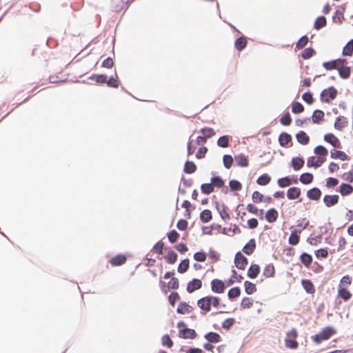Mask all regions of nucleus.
I'll return each mask as SVG.
<instances>
[{
    "label": "nucleus",
    "instance_id": "obj_18",
    "mask_svg": "<svg viewBox=\"0 0 353 353\" xmlns=\"http://www.w3.org/2000/svg\"><path fill=\"white\" fill-rule=\"evenodd\" d=\"M279 216L277 210L274 208H271L267 211L265 214V219L269 223H274L276 221Z\"/></svg>",
    "mask_w": 353,
    "mask_h": 353
},
{
    "label": "nucleus",
    "instance_id": "obj_61",
    "mask_svg": "<svg viewBox=\"0 0 353 353\" xmlns=\"http://www.w3.org/2000/svg\"><path fill=\"white\" fill-rule=\"evenodd\" d=\"M168 237L170 242L174 243L177 241L179 234L176 230H173L168 234Z\"/></svg>",
    "mask_w": 353,
    "mask_h": 353
},
{
    "label": "nucleus",
    "instance_id": "obj_28",
    "mask_svg": "<svg viewBox=\"0 0 353 353\" xmlns=\"http://www.w3.org/2000/svg\"><path fill=\"white\" fill-rule=\"evenodd\" d=\"M339 76L344 79H348L350 76L351 69L350 67L343 66L338 68Z\"/></svg>",
    "mask_w": 353,
    "mask_h": 353
},
{
    "label": "nucleus",
    "instance_id": "obj_60",
    "mask_svg": "<svg viewBox=\"0 0 353 353\" xmlns=\"http://www.w3.org/2000/svg\"><path fill=\"white\" fill-rule=\"evenodd\" d=\"M230 188L233 191L241 190L242 188L241 183L236 180H231L229 183Z\"/></svg>",
    "mask_w": 353,
    "mask_h": 353
},
{
    "label": "nucleus",
    "instance_id": "obj_14",
    "mask_svg": "<svg viewBox=\"0 0 353 353\" xmlns=\"http://www.w3.org/2000/svg\"><path fill=\"white\" fill-rule=\"evenodd\" d=\"M301 194V189L297 187L290 188L287 191V196L290 200H294L299 198Z\"/></svg>",
    "mask_w": 353,
    "mask_h": 353
},
{
    "label": "nucleus",
    "instance_id": "obj_55",
    "mask_svg": "<svg viewBox=\"0 0 353 353\" xmlns=\"http://www.w3.org/2000/svg\"><path fill=\"white\" fill-rule=\"evenodd\" d=\"M223 164L224 166L227 169H230L233 163V158L231 155L229 154H225L223 157Z\"/></svg>",
    "mask_w": 353,
    "mask_h": 353
},
{
    "label": "nucleus",
    "instance_id": "obj_16",
    "mask_svg": "<svg viewBox=\"0 0 353 353\" xmlns=\"http://www.w3.org/2000/svg\"><path fill=\"white\" fill-rule=\"evenodd\" d=\"M307 196L311 200L317 201L321 196V191L318 188H313L307 190Z\"/></svg>",
    "mask_w": 353,
    "mask_h": 353
},
{
    "label": "nucleus",
    "instance_id": "obj_64",
    "mask_svg": "<svg viewBox=\"0 0 353 353\" xmlns=\"http://www.w3.org/2000/svg\"><path fill=\"white\" fill-rule=\"evenodd\" d=\"M341 177L343 180L348 181L350 183H352L353 182V168L350 171L343 173L342 174Z\"/></svg>",
    "mask_w": 353,
    "mask_h": 353
},
{
    "label": "nucleus",
    "instance_id": "obj_37",
    "mask_svg": "<svg viewBox=\"0 0 353 353\" xmlns=\"http://www.w3.org/2000/svg\"><path fill=\"white\" fill-rule=\"evenodd\" d=\"M353 53V39H351L345 46L343 49L342 54L343 56H351Z\"/></svg>",
    "mask_w": 353,
    "mask_h": 353
},
{
    "label": "nucleus",
    "instance_id": "obj_8",
    "mask_svg": "<svg viewBox=\"0 0 353 353\" xmlns=\"http://www.w3.org/2000/svg\"><path fill=\"white\" fill-rule=\"evenodd\" d=\"M127 261L125 254H119L110 259L109 263L112 266H120L124 264Z\"/></svg>",
    "mask_w": 353,
    "mask_h": 353
},
{
    "label": "nucleus",
    "instance_id": "obj_1",
    "mask_svg": "<svg viewBox=\"0 0 353 353\" xmlns=\"http://www.w3.org/2000/svg\"><path fill=\"white\" fill-rule=\"evenodd\" d=\"M221 302V299L218 296H206L199 299L197 301V306L201 309L203 314H206L211 310V307H217Z\"/></svg>",
    "mask_w": 353,
    "mask_h": 353
},
{
    "label": "nucleus",
    "instance_id": "obj_39",
    "mask_svg": "<svg viewBox=\"0 0 353 353\" xmlns=\"http://www.w3.org/2000/svg\"><path fill=\"white\" fill-rule=\"evenodd\" d=\"M301 261L305 265L306 268H309L312 262V257L307 253H303L301 255Z\"/></svg>",
    "mask_w": 353,
    "mask_h": 353
},
{
    "label": "nucleus",
    "instance_id": "obj_4",
    "mask_svg": "<svg viewBox=\"0 0 353 353\" xmlns=\"http://www.w3.org/2000/svg\"><path fill=\"white\" fill-rule=\"evenodd\" d=\"M337 90L334 87H330L323 90L321 94V100L323 102L329 103L330 100H333L336 97Z\"/></svg>",
    "mask_w": 353,
    "mask_h": 353
},
{
    "label": "nucleus",
    "instance_id": "obj_44",
    "mask_svg": "<svg viewBox=\"0 0 353 353\" xmlns=\"http://www.w3.org/2000/svg\"><path fill=\"white\" fill-rule=\"evenodd\" d=\"M326 19L325 17H319L314 22V28L319 30L326 26Z\"/></svg>",
    "mask_w": 353,
    "mask_h": 353
},
{
    "label": "nucleus",
    "instance_id": "obj_59",
    "mask_svg": "<svg viewBox=\"0 0 353 353\" xmlns=\"http://www.w3.org/2000/svg\"><path fill=\"white\" fill-rule=\"evenodd\" d=\"M161 343L163 346H166L169 348L172 347L173 345V342L170 336L168 334L163 335L162 336Z\"/></svg>",
    "mask_w": 353,
    "mask_h": 353
},
{
    "label": "nucleus",
    "instance_id": "obj_5",
    "mask_svg": "<svg viewBox=\"0 0 353 353\" xmlns=\"http://www.w3.org/2000/svg\"><path fill=\"white\" fill-rule=\"evenodd\" d=\"M159 284H160L161 290L164 293H167L170 289L176 290V289H178L179 287V280L175 277H172L170 281L168 282V285H166L162 281H160Z\"/></svg>",
    "mask_w": 353,
    "mask_h": 353
},
{
    "label": "nucleus",
    "instance_id": "obj_27",
    "mask_svg": "<svg viewBox=\"0 0 353 353\" xmlns=\"http://www.w3.org/2000/svg\"><path fill=\"white\" fill-rule=\"evenodd\" d=\"M338 296L347 301L352 297V294L346 288H341L338 290Z\"/></svg>",
    "mask_w": 353,
    "mask_h": 353
},
{
    "label": "nucleus",
    "instance_id": "obj_34",
    "mask_svg": "<svg viewBox=\"0 0 353 353\" xmlns=\"http://www.w3.org/2000/svg\"><path fill=\"white\" fill-rule=\"evenodd\" d=\"M314 179L313 174L309 172H305L300 176V181L303 184H310L312 182Z\"/></svg>",
    "mask_w": 353,
    "mask_h": 353
},
{
    "label": "nucleus",
    "instance_id": "obj_25",
    "mask_svg": "<svg viewBox=\"0 0 353 353\" xmlns=\"http://www.w3.org/2000/svg\"><path fill=\"white\" fill-rule=\"evenodd\" d=\"M247 46V39L244 37H239L234 43L235 48L239 50H243Z\"/></svg>",
    "mask_w": 353,
    "mask_h": 353
},
{
    "label": "nucleus",
    "instance_id": "obj_48",
    "mask_svg": "<svg viewBox=\"0 0 353 353\" xmlns=\"http://www.w3.org/2000/svg\"><path fill=\"white\" fill-rule=\"evenodd\" d=\"M240 294H241V290L239 287H234V288H231L229 291H228V297L230 299H235L238 296H240Z\"/></svg>",
    "mask_w": 353,
    "mask_h": 353
},
{
    "label": "nucleus",
    "instance_id": "obj_26",
    "mask_svg": "<svg viewBox=\"0 0 353 353\" xmlns=\"http://www.w3.org/2000/svg\"><path fill=\"white\" fill-rule=\"evenodd\" d=\"M291 140L292 137L290 134L287 132H282L279 137V144L283 147L287 145Z\"/></svg>",
    "mask_w": 353,
    "mask_h": 353
},
{
    "label": "nucleus",
    "instance_id": "obj_12",
    "mask_svg": "<svg viewBox=\"0 0 353 353\" xmlns=\"http://www.w3.org/2000/svg\"><path fill=\"white\" fill-rule=\"evenodd\" d=\"M194 308L185 302H181L177 307V312L181 314H190L193 311Z\"/></svg>",
    "mask_w": 353,
    "mask_h": 353
},
{
    "label": "nucleus",
    "instance_id": "obj_47",
    "mask_svg": "<svg viewBox=\"0 0 353 353\" xmlns=\"http://www.w3.org/2000/svg\"><path fill=\"white\" fill-rule=\"evenodd\" d=\"M253 305V300L250 297H244L241 302V307L243 309H249Z\"/></svg>",
    "mask_w": 353,
    "mask_h": 353
},
{
    "label": "nucleus",
    "instance_id": "obj_54",
    "mask_svg": "<svg viewBox=\"0 0 353 353\" xmlns=\"http://www.w3.org/2000/svg\"><path fill=\"white\" fill-rule=\"evenodd\" d=\"M323 66L327 70H332L334 69L338 70L337 62L336 61V60H333L328 62H324L323 63Z\"/></svg>",
    "mask_w": 353,
    "mask_h": 353
},
{
    "label": "nucleus",
    "instance_id": "obj_29",
    "mask_svg": "<svg viewBox=\"0 0 353 353\" xmlns=\"http://www.w3.org/2000/svg\"><path fill=\"white\" fill-rule=\"evenodd\" d=\"M297 141L303 145H306L308 143L310 138L307 134L303 132L300 131L296 136Z\"/></svg>",
    "mask_w": 353,
    "mask_h": 353
},
{
    "label": "nucleus",
    "instance_id": "obj_9",
    "mask_svg": "<svg viewBox=\"0 0 353 353\" xmlns=\"http://www.w3.org/2000/svg\"><path fill=\"white\" fill-rule=\"evenodd\" d=\"M202 287V281L198 279H194L190 281L187 285V291L192 293L195 290H199Z\"/></svg>",
    "mask_w": 353,
    "mask_h": 353
},
{
    "label": "nucleus",
    "instance_id": "obj_40",
    "mask_svg": "<svg viewBox=\"0 0 353 353\" xmlns=\"http://www.w3.org/2000/svg\"><path fill=\"white\" fill-rule=\"evenodd\" d=\"M105 83L110 88H117L119 85V79L117 74H115L114 77H111Z\"/></svg>",
    "mask_w": 353,
    "mask_h": 353
},
{
    "label": "nucleus",
    "instance_id": "obj_32",
    "mask_svg": "<svg viewBox=\"0 0 353 353\" xmlns=\"http://www.w3.org/2000/svg\"><path fill=\"white\" fill-rule=\"evenodd\" d=\"M304 165V160L302 158L295 157L292 160V165L294 170L297 171L302 168Z\"/></svg>",
    "mask_w": 353,
    "mask_h": 353
},
{
    "label": "nucleus",
    "instance_id": "obj_19",
    "mask_svg": "<svg viewBox=\"0 0 353 353\" xmlns=\"http://www.w3.org/2000/svg\"><path fill=\"white\" fill-rule=\"evenodd\" d=\"M324 161L320 157H310L308 158L307 161V165L308 167H315L318 168L320 167L323 163Z\"/></svg>",
    "mask_w": 353,
    "mask_h": 353
},
{
    "label": "nucleus",
    "instance_id": "obj_36",
    "mask_svg": "<svg viewBox=\"0 0 353 353\" xmlns=\"http://www.w3.org/2000/svg\"><path fill=\"white\" fill-rule=\"evenodd\" d=\"M324 112L320 110H316L312 114V121L314 123H319L324 117Z\"/></svg>",
    "mask_w": 353,
    "mask_h": 353
},
{
    "label": "nucleus",
    "instance_id": "obj_35",
    "mask_svg": "<svg viewBox=\"0 0 353 353\" xmlns=\"http://www.w3.org/2000/svg\"><path fill=\"white\" fill-rule=\"evenodd\" d=\"M212 218V215L210 210H204L200 214V219L203 223L209 222Z\"/></svg>",
    "mask_w": 353,
    "mask_h": 353
},
{
    "label": "nucleus",
    "instance_id": "obj_24",
    "mask_svg": "<svg viewBox=\"0 0 353 353\" xmlns=\"http://www.w3.org/2000/svg\"><path fill=\"white\" fill-rule=\"evenodd\" d=\"M205 339L210 343H219L221 340V336L216 332H209L205 335Z\"/></svg>",
    "mask_w": 353,
    "mask_h": 353
},
{
    "label": "nucleus",
    "instance_id": "obj_43",
    "mask_svg": "<svg viewBox=\"0 0 353 353\" xmlns=\"http://www.w3.org/2000/svg\"><path fill=\"white\" fill-rule=\"evenodd\" d=\"M299 241L300 237L298 235V233L296 232L292 231L288 239L289 243L292 245H296L299 243Z\"/></svg>",
    "mask_w": 353,
    "mask_h": 353
},
{
    "label": "nucleus",
    "instance_id": "obj_50",
    "mask_svg": "<svg viewBox=\"0 0 353 353\" xmlns=\"http://www.w3.org/2000/svg\"><path fill=\"white\" fill-rule=\"evenodd\" d=\"M202 193L205 194H209L214 191L213 185L210 183H203L201 186Z\"/></svg>",
    "mask_w": 353,
    "mask_h": 353
},
{
    "label": "nucleus",
    "instance_id": "obj_52",
    "mask_svg": "<svg viewBox=\"0 0 353 353\" xmlns=\"http://www.w3.org/2000/svg\"><path fill=\"white\" fill-rule=\"evenodd\" d=\"M201 132L203 134V136L206 139L210 138L215 134V132L211 128H203L201 130Z\"/></svg>",
    "mask_w": 353,
    "mask_h": 353
},
{
    "label": "nucleus",
    "instance_id": "obj_46",
    "mask_svg": "<svg viewBox=\"0 0 353 353\" xmlns=\"http://www.w3.org/2000/svg\"><path fill=\"white\" fill-rule=\"evenodd\" d=\"M165 260L168 263L173 264L177 260V254L174 251L170 250L168 252V254L165 256Z\"/></svg>",
    "mask_w": 353,
    "mask_h": 353
},
{
    "label": "nucleus",
    "instance_id": "obj_15",
    "mask_svg": "<svg viewBox=\"0 0 353 353\" xmlns=\"http://www.w3.org/2000/svg\"><path fill=\"white\" fill-rule=\"evenodd\" d=\"M347 119L343 116H339L334 122V128L337 130H342L347 125Z\"/></svg>",
    "mask_w": 353,
    "mask_h": 353
},
{
    "label": "nucleus",
    "instance_id": "obj_51",
    "mask_svg": "<svg viewBox=\"0 0 353 353\" xmlns=\"http://www.w3.org/2000/svg\"><path fill=\"white\" fill-rule=\"evenodd\" d=\"M304 107L299 102H294L292 105V111L294 114H298L303 112Z\"/></svg>",
    "mask_w": 353,
    "mask_h": 353
},
{
    "label": "nucleus",
    "instance_id": "obj_45",
    "mask_svg": "<svg viewBox=\"0 0 353 353\" xmlns=\"http://www.w3.org/2000/svg\"><path fill=\"white\" fill-rule=\"evenodd\" d=\"M189 263L188 259L183 260L178 266V272L181 274L185 272L189 268Z\"/></svg>",
    "mask_w": 353,
    "mask_h": 353
},
{
    "label": "nucleus",
    "instance_id": "obj_56",
    "mask_svg": "<svg viewBox=\"0 0 353 353\" xmlns=\"http://www.w3.org/2000/svg\"><path fill=\"white\" fill-rule=\"evenodd\" d=\"M90 79L97 83H104L106 82L107 77L104 74H94Z\"/></svg>",
    "mask_w": 353,
    "mask_h": 353
},
{
    "label": "nucleus",
    "instance_id": "obj_13",
    "mask_svg": "<svg viewBox=\"0 0 353 353\" xmlns=\"http://www.w3.org/2000/svg\"><path fill=\"white\" fill-rule=\"evenodd\" d=\"M339 197L338 195H325L323 198L325 205L330 208L336 205L339 202Z\"/></svg>",
    "mask_w": 353,
    "mask_h": 353
},
{
    "label": "nucleus",
    "instance_id": "obj_41",
    "mask_svg": "<svg viewBox=\"0 0 353 353\" xmlns=\"http://www.w3.org/2000/svg\"><path fill=\"white\" fill-rule=\"evenodd\" d=\"M271 181V177L268 174L261 175L256 180V183L259 185H266Z\"/></svg>",
    "mask_w": 353,
    "mask_h": 353
},
{
    "label": "nucleus",
    "instance_id": "obj_63",
    "mask_svg": "<svg viewBox=\"0 0 353 353\" xmlns=\"http://www.w3.org/2000/svg\"><path fill=\"white\" fill-rule=\"evenodd\" d=\"M207 254L204 252H198L194 253V259L199 262H203L206 260Z\"/></svg>",
    "mask_w": 353,
    "mask_h": 353
},
{
    "label": "nucleus",
    "instance_id": "obj_6",
    "mask_svg": "<svg viewBox=\"0 0 353 353\" xmlns=\"http://www.w3.org/2000/svg\"><path fill=\"white\" fill-rule=\"evenodd\" d=\"M248 259L243 256L241 252H239L236 254L234 257V264L239 270H245L248 265Z\"/></svg>",
    "mask_w": 353,
    "mask_h": 353
},
{
    "label": "nucleus",
    "instance_id": "obj_20",
    "mask_svg": "<svg viewBox=\"0 0 353 353\" xmlns=\"http://www.w3.org/2000/svg\"><path fill=\"white\" fill-rule=\"evenodd\" d=\"M330 157L332 159H339L341 161H345L349 159L348 156L345 154V152L340 150H336L335 149L331 150Z\"/></svg>",
    "mask_w": 353,
    "mask_h": 353
},
{
    "label": "nucleus",
    "instance_id": "obj_3",
    "mask_svg": "<svg viewBox=\"0 0 353 353\" xmlns=\"http://www.w3.org/2000/svg\"><path fill=\"white\" fill-rule=\"evenodd\" d=\"M298 335V331L294 327L292 328L286 333L285 345L287 348L294 350L299 347V343L296 341Z\"/></svg>",
    "mask_w": 353,
    "mask_h": 353
},
{
    "label": "nucleus",
    "instance_id": "obj_11",
    "mask_svg": "<svg viewBox=\"0 0 353 353\" xmlns=\"http://www.w3.org/2000/svg\"><path fill=\"white\" fill-rule=\"evenodd\" d=\"M179 337L182 339H194L196 336V333L194 330L190 328H185L179 331Z\"/></svg>",
    "mask_w": 353,
    "mask_h": 353
},
{
    "label": "nucleus",
    "instance_id": "obj_38",
    "mask_svg": "<svg viewBox=\"0 0 353 353\" xmlns=\"http://www.w3.org/2000/svg\"><path fill=\"white\" fill-rule=\"evenodd\" d=\"M245 291L248 294H252L256 291V287L253 283L246 281L244 283Z\"/></svg>",
    "mask_w": 353,
    "mask_h": 353
},
{
    "label": "nucleus",
    "instance_id": "obj_7",
    "mask_svg": "<svg viewBox=\"0 0 353 353\" xmlns=\"http://www.w3.org/2000/svg\"><path fill=\"white\" fill-rule=\"evenodd\" d=\"M225 288V287L224 283L221 280L216 279H213L211 281L212 291L215 293H218V294L223 293L224 292Z\"/></svg>",
    "mask_w": 353,
    "mask_h": 353
},
{
    "label": "nucleus",
    "instance_id": "obj_17",
    "mask_svg": "<svg viewBox=\"0 0 353 353\" xmlns=\"http://www.w3.org/2000/svg\"><path fill=\"white\" fill-rule=\"evenodd\" d=\"M234 160L237 165L240 167L248 166V158L243 154H239L234 157Z\"/></svg>",
    "mask_w": 353,
    "mask_h": 353
},
{
    "label": "nucleus",
    "instance_id": "obj_33",
    "mask_svg": "<svg viewBox=\"0 0 353 353\" xmlns=\"http://www.w3.org/2000/svg\"><path fill=\"white\" fill-rule=\"evenodd\" d=\"M275 273V269L272 264L266 265L263 270V275L265 278H270L274 276Z\"/></svg>",
    "mask_w": 353,
    "mask_h": 353
},
{
    "label": "nucleus",
    "instance_id": "obj_42",
    "mask_svg": "<svg viewBox=\"0 0 353 353\" xmlns=\"http://www.w3.org/2000/svg\"><path fill=\"white\" fill-rule=\"evenodd\" d=\"M196 170V166L195 163L192 161H187L185 163L184 166V172L187 174H192Z\"/></svg>",
    "mask_w": 353,
    "mask_h": 353
},
{
    "label": "nucleus",
    "instance_id": "obj_62",
    "mask_svg": "<svg viewBox=\"0 0 353 353\" xmlns=\"http://www.w3.org/2000/svg\"><path fill=\"white\" fill-rule=\"evenodd\" d=\"M308 42V38L306 35L303 36L296 43V48L298 49L303 48Z\"/></svg>",
    "mask_w": 353,
    "mask_h": 353
},
{
    "label": "nucleus",
    "instance_id": "obj_58",
    "mask_svg": "<svg viewBox=\"0 0 353 353\" xmlns=\"http://www.w3.org/2000/svg\"><path fill=\"white\" fill-rule=\"evenodd\" d=\"M315 53V51L312 48H305L302 52V58L303 59H308L311 58Z\"/></svg>",
    "mask_w": 353,
    "mask_h": 353
},
{
    "label": "nucleus",
    "instance_id": "obj_49",
    "mask_svg": "<svg viewBox=\"0 0 353 353\" xmlns=\"http://www.w3.org/2000/svg\"><path fill=\"white\" fill-rule=\"evenodd\" d=\"M230 137L225 135L221 137L217 141V145L221 148H227L229 145Z\"/></svg>",
    "mask_w": 353,
    "mask_h": 353
},
{
    "label": "nucleus",
    "instance_id": "obj_31",
    "mask_svg": "<svg viewBox=\"0 0 353 353\" xmlns=\"http://www.w3.org/2000/svg\"><path fill=\"white\" fill-rule=\"evenodd\" d=\"M309 221L306 218H304L301 221L300 223L296 225V228L293 231L300 234L303 230L307 228V227L309 225Z\"/></svg>",
    "mask_w": 353,
    "mask_h": 353
},
{
    "label": "nucleus",
    "instance_id": "obj_2",
    "mask_svg": "<svg viewBox=\"0 0 353 353\" xmlns=\"http://www.w3.org/2000/svg\"><path fill=\"white\" fill-rule=\"evenodd\" d=\"M336 334V330L332 327H324L319 333L311 336L312 341L316 344H320L324 341L328 340Z\"/></svg>",
    "mask_w": 353,
    "mask_h": 353
},
{
    "label": "nucleus",
    "instance_id": "obj_21",
    "mask_svg": "<svg viewBox=\"0 0 353 353\" xmlns=\"http://www.w3.org/2000/svg\"><path fill=\"white\" fill-rule=\"evenodd\" d=\"M256 248V243L254 239H252L243 248V252L248 255L252 254Z\"/></svg>",
    "mask_w": 353,
    "mask_h": 353
},
{
    "label": "nucleus",
    "instance_id": "obj_30",
    "mask_svg": "<svg viewBox=\"0 0 353 353\" xmlns=\"http://www.w3.org/2000/svg\"><path fill=\"white\" fill-rule=\"evenodd\" d=\"M301 283L307 293L313 294L315 292L314 285L310 280H302Z\"/></svg>",
    "mask_w": 353,
    "mask_h": 353
},
{
    "label": "nucleus",
    "instance_id": "obj_57",
    "mask_svg": "<svg viewBox=\"0 0 353 353\" xmlns=\"http://www.w3.org/2000/svg\"><path fill=\"white\" fill-rule=\"evenodd\" d=\"M280 122L283 125H290L292 123V119L290 113L286 112L284 114L283 116L280 119Z\"/></svg>",
    "mask_w": 353,
    "mask_h": 353
},
{
    "label": "nucleus",
    "instance_id": "obj_22",
    "mask_svg": "<svg viewBox=\"0 0 353 353\" xmlns=\"http://www.w3.org/2000/svg\"><path fill=\"white\" fill-rule=\"evenodd\" d=\"M339 191L342 196H347L353 192V187L347 183H342Z\"/></svg>",
    "mask_w": 353,
    "mask_h": 353
},
{
    "label": "nucleus",
    "instance_id": "obj_53",
    "mask_svg": "<svg viewBox=\"0 0 353 353\" xmlns=\"http://www.w3.org/2000/svg\"><path fill=\"white\" fill-rule=\"evenodd\" d=\"M212 185H213V188L214 187L221 188L224 185V182L223 179L220 176H214L211 179Z\"/></svg>",
    "mask_w": 353,
    "mask_h": 353
},
{
    "label": "nucleus",
    "instance_id": "obj_10",
    "mask_svg": "<svg viewBox=\"0 0 353 353\" xmlns=\"http://www.w3.org/2000/svg\"><path fill=\"white\" fill-rule=\"evenodd\" d=\"M324 140L330 143L334 148H341V142L339 139L335 137L333 134L329 133L324 136Z\"/></svg>",
    "mask_w": 353,
    "mask_h": 353
},
{
    "label": "nucleus",
    "instance_id": "obj_23",
    "mask_svg": "<svg viewBox=\"0 0 353 353\" xmlns=\"http://www.w3.org/2000/svg\"><path fill=\"white\" fill-rule=\"evenodd\" d=\"M260 272V267L256 264H252L248 270V276L250 279H255Z\"/></svg>",
    "mask_w": 353,
    "mask_h": 353
}]
</instances>
